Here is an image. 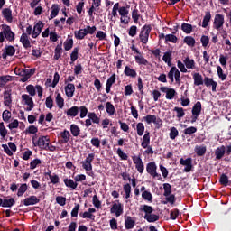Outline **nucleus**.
<instances>
[{"mask_svg": "<svg viewBox=\"0 0 231 231\" xmlns=\"http://www.w3.org/2000/svg\"><path fill=\"white\" fill-rule=\"evenodd\" d=\"M0 44H3L5 41H8V42H15V33L12 31V27L6 23H3L0 25Z\"/></svg>", "mask_w": 231, "mask_h": 231, "instance_id": "1", "label": "nucleus"}, {"mask_svg": "<svg viewBox=\"0 0 231 231\" xmlns=\"http://www.w3.org/2000/svg\"><path fill=\"white\" fill-rule=\"evenodd\" d=\"M42 28H44V23L42 21H39L33 27L32 37V39H37L38 35H41V32H42Z\"/></svg>", "mask_w": 231, "mask_h": 231, "instance_id": "13", "label": "nucleus"}, {"mask_svg": "<svg viewBox=\"0 0 231 231\" xmlns=\"http://www.w3.org/2000/svg\"><path fill=\"white\" fill-rule=\"evenodd\" d=\"M152 31V27L151 24H145L142 27L139 39L143 44H147L149 42V35L151 34V32Z\"/></svg>", "mask_w": 231, "mask_h": 231, "instance_id": "3", "label": "nucleus"}, {"mask_svg": "<svg viewBox=\"0 0 231 231\" xmlns=\"http://www.w3.org/2000/svg\"><path fill=\"white\" fill-rule=\"evenodd\" d=\"M2 118L4 122H10V118H12V113L9 110H5L2 114Z\"/></svg>", "mask_w": 231, "mask_h": 231, "instance_id": "61", "label": "nucleus"}, {"mask_svg": "<svg viewBox=\"0 0 231 231\" xmlns=\"http://www.w3.org/2000/svg\"><path fill=\"white\" fill-rule=\"evenodd\" d=\"M63 181L66 187H68L69 189H72L73 190H75V189L79 187V183H77V181H74L71 179H64Z\"/></svg>", "mask_w": 231, "mask_h": 231, "instance_id": "33", "label": "nucleus"}, {"mask_svg": "<svg viewBox=\"0 0 231 231\" xmlns=\"http://www.w3.org/2000/svg\"><path fill=\"white\" fill-rule=\"evenodd\" d=\"M143 217L144 219H146L148 223H156V221L160 220V215H156L152 213H150V215H144Z\"/></svg>", "mask_w": 231, "mask_h": 231, "instance_id": "28", "label": "nucleus"}, {"mask_svg": "<svg viewBox=\"0 0 231 231\" xmlns=\"http://www.w3.org/2000/svg\"><path fill=\"white\" fill-rule=\"evenodd\" d=\"M4 106L12 107V92L10 90H5L4 92Z\"/></svg>", "mask_w": 231, "mask_h": 231, "instance_id": "17", "label": "nucleus"}, {"mask_svg": "<svg viewBox=\"0 0 231 231\" xmlns=\"http://www.w3.org/2000/svg\"><path fill=\"white\" fill-rule=\"evenodd\" d=\"M142 122H146L148 125L154 124L155 125H158V127H162V125H163V121L155 115H147L146 116H143Z\"/></svg>", "mask_w": 231, "mask_h": 231, "instance_id": "5", "label": "nucleus"}, {"mask_svg": "<svg viewBox=\"0 0 231 231\" xmlns=\"http://www.w3.org/2000/svg\"><path fill=\"white\" fill-rule=\"evenodd\" d=\"M65 95L68 98H72L75 95V85L73 83H68L65 87Z\"/></svg>", "mask_w": 231, "mask_h": 231, "instance_id": "18", "label": "nucleus"}, {"mask_svg": "<svg viewBox=\"0 0 231 231\" xmlns=\"http://www.w3.org/2000/svg\"><path fill=\"white\" fill-rule=\"evenodd\" d=\"M184 64L187 69H196V61L189 57L185 58Z\"/></svg>", "mask_w": 231, "mask_h": 231, "instance_id": "27", "label": "nucleus"}, {"mask_svg": "<svg viewBox=\"0 0 231 231\" xmlns=\"http://www.w3.org/2000/svg\"><path fill=\"white\" fill-rule=\"evenodd\" d=\"M39 133V128L35 125H30L26 130H25V134H37Z\"/></svg>", "mask_w": 231, "mask_h": 231, "instance_id": "53", "label": "nucleus"}, {"mask_svg": "<svg viewBox=\"0 0 231 231\" xmlns=\"http://www.w3.org/2000/svg\"><path fill=\"white\" fill-rule=\"evenodd\" d=\"M70 133L72 136L77 137L79 136V134H80V128L79 127V125L73 124L70 125Z\"/></svg>", "mask_w": 231, "mask_h": 231, "instance_id": "44", "label": "nucleus"}, {"mask_svg": "<svg viewBox=\"0 0 231 231\" xmlns=\"http://www.w3.org/2000/svg\"><path fill=\"white\" fill-rule=\"evenodd\" d=\"M217 73L218 75V79H220V80L225 81L226 80V74L223 72V68H221V66H217Z\"/></svg>", "mask_w": 231, "mask_h": 231, "instance_id": "50", "label": "nucleus"}, {"mask_svg": "<svg viewBox=\"0 0 231 231\" xmlns=\"http://www.w3.org/2000/svg\"><path fill=\"white\" fill-rule=\"evenodd\" d=\"M7 82H12V76L6 75L0 77V88H5Z\"/></svg>", "mask_w": 231, "mask_h": 231, "instance_id": "40", "label": "nucleus"}, {"mask_svg": "<svg viewBox=\"0 0 231 231\" xmlns=\"http://www.w3.org/2000/svg\"><path fill=\"white\" fill-rule=\"evenodd\" d=\"M129 5H127L126 7L122 6L119 8V15L121 17H127V15H129Z\"/></svg>", "mask_w": 231, "mask_h": 231, "instance_id": "57", "label": "nucleus"}, {"mask_svg": "<svg viewBox=\"0 0 231 231\" xmlns=\"http://www.w3.org/2000/svg\"><path fill=\"white\" fill-rule=\"evenodd\" d=\"M179 163L180 165H183L185 167L183 172H190V171H192V158H180Z\"/></svg>", "mask_w": 231, "mask_h": 231, "instance_id": "8", "label": "nucleus"}, {"mask_svg": "<svg viewBox=\"0 0 231 231\" xmlns=\"http://www.w3.org/2000/svg\"><path fill=\"white\" fill-rule=\"evenodd\" d=\"M135 222L133 220L131 217H127V218L125 220V227L126 230H131L134 228Z\"/></svg>", "mask_w": 231, "mask_h": 231, "instance_id": "36", "label": "nucleus"}, {"mask_svg": "<svg viewBox=\"0 0 231 231\" xmlns=\"http://www.w3.org/2000/svg\"><path fill=\"white\" fill-rule=\"evenodd\" d=\"M195 152L197 156H205V154L207 153V146L195 147Z\"/></svg>", "mask_w": 231, "mask_h": 231, "instance_id": "42", "label": "nucleus"}, {"mask_svg": "<svg viewBox=\"0 0 231 231\" xmlns=\"http://www.w3.org/2000/svg\"><path fill=\"white\" fill-rule=\"evenodd\" d=\"M79 216L83 219H91L92 221H95V215L90 214L89 211H85L84 213H80Z\"/></svg>", "mask_w": 231, "mask_h": 231, "instance_id": "58", "label": "nucleus"}, {"mask_svg": "<svg viewBox=\"0 0 231 231\" xmlns=\"http://www.w3.org/2000/svg\"><path fill=\"white\" fill-rule=\"evenodd\" d=\"M26 190H28V184L27 183L22 184L18 189V192H17L18 198L24 196V192H26Z\"/></svg>", "mask_w": 231, "mask_h": 231, "instance_id": "47", "label": "nucleus"}, {"mask_svg": "<svg viewBox=\"0 0 231 231\" xmlns=\"http://www.w3.org/2000/svg\"><path fill=\"white\" fill-rule=\"evenodd\" d=\"M132 160L139 174H143V171H145V165L143 164V161H142V153H139L138 156H133Z\"/></svg>", "mask_w": 231, "mask_h": 231, "instance_id": "6", "label": "nucleus"}, {"mask_svg": "<svg viewBox=\"0 0 231 231\" xmlns=\"http://www.w3.org/2000/svg\"><path fill=\"white\" fill-rule=\"evenodd\" d=\"M228 176L223 173L219 179L220 185H223L224 187H228Z\"/></svg>", "mask_w": 231, "mask_h": 231, "instance_id": "59", "label": "nucleus"}, {"mask_svg": "<svg viewBox=\"0 0 231 231\" xmlns=\"http://www.w3.org/2000/svg\"><path fill=\"white\" fill-rule=\"evenodd\" d=\"M143 199H145L146 201H149L150 203H152V194L150 191H143L142 193Z\"/></svg>", "mask_w": 231, "mask_h": 231, "instance_id": "56", "label": "nucleus"}, {"mask_svg": "<svg viewBox=\"0 0 231 231\" xmlns=\"http://www.w3.org/2000/svg\"><path fill=\"white\" fill-rule=\"evenodd\" d=\"M4 51L6 52V55H8V57H14V55H15V47H14L13 45H6L4 49Z\"/></svg>", "mask_w": 231, "mask_h": 231, "instance_id": "41", "label": "nucleus"}, {"mask_svg": "<svg viewBox=\"0 0 231 231\" xmlns=\"http://www.w3.org/2000/svg\"><path fill=\"white\" fill-rule=\"evenodd\" d=\"M183 43L189 46V48H194V46H196V39H194L192 36H186L183 39Z\"/></svg>", "mask_w": 231, "mask_h": 231, "instance_id": "32", "label": "nucleus"}, {"mask_svg": "<svg viewBox=\"0 0 231 231\" xmlns=\"http://www.w3.org/2000/svg\"><path fill=\"white\" fill-rule=\"evenodd\" d=\"M132 19L135 24H138L140 19V14H138V9L136 7L132 11Z\"/></svg>", "mask_w": 231, "mask_h": 231, "instance_id": "52", "label": "nucleus"}, {"mask_svg": "<svg viewBox=\"0 0 231 231\" xmlns=\"http://www.w3.org/2000/svg\"><path fill=\"white\" fill-rule=\"evenodd\" d=\"M61 139L59 140V143L60 144H64V143H68V142H69V138L71 136V134H69V131L68 130H64L63 132H61L60 134Z\"/></svg>", "mask_w": 231, "mask_h": 231, "instance_id": "20", "label": "nucleus"}, {"mask_svg": "<svg viewBox=\"0 0 231 231\" xmlns=\"http://www.w3.org/2000/svg\"><path fill=\"white\" fill-rule=\"evenodd\" d=\"M224 24H225V15L220 14H216L214 23H213V28H215V30H217V32H219V30L223 28Z\"/></svg>", "mask_w": 231, "mask_h": 231, "instance_id": "7", "label": "nucleus"}, {"mask_svg": "<svg viewBox=\"0 0 231 231\" xmlns=\"http://www.w3.org/2000/svg\"><path fill=\"white\" fill-rule=\"evenodd\" d=\"M158 166L156 165V162H152L147 163L146 165V172L152 176V178H154L155 180H158V181H162V174L158 173Z\"/></svg>", "mask_w": 231, "mask_h": 231, "instance_id": "2", "label": "nucleus"}, {"mask_svg": "<svg viewBox=\"0 0 231 231\" xmlns=\"http://www.w3.org/2000/svg\"><path fill=\"white\" fill-rule=\"evenodd\" d=\"M195 133H198V128L196 126H190L186 129H184V134H194Z\"/></svg>", "mask_w": 231, "mask_h": 231, "instance_id": "64", "label": "nucleus"}, {"mask_svg": "<svg viewBox=\"0 0 231 231\" xmlns=\"http://www.w3.org/2000/svg\"><path fill=\"white\" fill-rule=\"evenodd\" d=\"M165 42H172L173 44H176V42H178V37L174 34H167L165 36Z\"/></svg>", "mask_w": 231, "mask_h": 231, "instance_id": "55", "label": "nucleus"}, {"mask_svg": "<svg viewBox=\"0 0 231 231\" xmlns=\"http://www.w3.org/2000/svg\"><path fill=\"white\" fill-rule=\"evenodd\" d=\"M80 51V48L75 47L70 53V64H74V62L79 59V52Z\"/></svg>", "mask_w": 231, "mask_h": 231, "instance_id": "34", "label": "nucleus"}, {"mask_svg": "<svg viewBox=\"0 0 231 231\" xmlns=\"http://www.w3.org/2000/svg\"><path fill=\"white\" fill-rule=\"evenodd\" d=\"M181 30L184 33L190 34L192 33V24L183 23L181 24Z\"/></svg>", "mask_w": 231, "mask_h": 231, "instance_id": "45", "label": "nucleus"}, {"mask_svg": "<svg viewBox=\"0 0 231 231\" xmlns=\"http://www.w3.org/2000/svg\"><path fill=\"white\" fill-rule=\"evenodd\" d=\"M20 42L23 44L25 50L28 48H32V43L30 42V39L28 38V34L26 32H23L20 37Z\"/></svg>", "mask_w": 231, "mask_h": 231, "instance_id": "15", "label": "nucleus"}, {"mask_svg": "<svg viewBox=\"0 0 231 231\" xmlns=\"http://www.w3.org/2000/svg\"><path fill=\"white\" fill-rule=\"evenodd\" d=\"M178 68L176 67H171L169 73H168V79L171 80V84H174V77L176 75Z\"/></svg>", "mask_w": 231, "mask_h": 231, "instance_id": "48", "label": "nucleus"}, {"mask_svg": "<svg viewBox=\"0 0 231 231\" xmlns=\"http://www.w3.org/2000/svg\"><path fill=\"white\" fill-rule=\"evenodd\" d=\"M212 19V14H210V12L208 11L205 14V16L202 21V28H207L208 26V23H210V20Z\"/></svg>", "mask_w": 231, "mask_h": 231, "instance_id": "38", "label": "nucleus"}, {"mask_svg": "<svg viewBox=\"0 0 231 231\" xmlns=\"http://www.w3.org/2000/svg\"><path fill=\"white\" fill-rule=\"evenodd\" d=\"M179 134H180V132L178 131V128H176L174 126L170 128L169 136H170L171 140H176V138H178Z\"/></svg>", "mask_w": 231, "mask_h": 231, "instance_id": "43", "label": "nucleus"}, {"mask_svg": "<svg viewBox=\"0 0 231 231\" xmlns=\"http://www.w3.org/2000/svg\"><path fill=\"white\" fill-rule=\"evenodd\" d=\"M191 113L194 116L201 115V103L198 101L192 107Z\"/></svg>", "mask_w": 231, "mask_h": 231, "instance_id": "30", "label": "nucleus"}, {"mask_svg": "<svg viewBox=\"0 0 231 231\" xmlns=\"http://www.w3.org/2000/svg\"><path fill=\"white\" fill-rule=\"evenodd\" d=\"M15 203V199L14 198H10V199H2V207L4 208H12Z\"/></svg>", "mask_w": 231, "mask_h": 231, "instance_id": "21", "label": "nucleus"}, {"mask_svg": "<svg viewBox=\"0 0 231 231\" xmlns=\"http://www.w3.org/2000/svg\"><path fill=\"white\" fill-rule=\"evenodd\" d=\"M60 11V7L58 4H53L51 5V12L49 16V21H51V19H55L59 15V12Z\"/></svg>", "mask_w": 231, "mask_h": 231, "instance_id": "22", "label": "nucleus"}, {"mask_svg": "<svg viewBox=\"0 0 231 231\" xmlns=\"http://www.w3.org/2000/svg\"><path fill=\"white\" fill-rule=\"evenodd\" d=\"M135 62L139 64V66H147L148 69L152 68V64L147 60L143 56H142V53L138 56H135Z\"/></svg>", "mask_w": 231, "mask_h": 231, "instance_id": "14", "label": "nucleus"}, {"mask_svg": "<svg viewBox=\"0 0 231 231\" xmlns=\"http://www.w3.org/2000/svg\"><path fill=\"white\" fill-rule=\"evenodd\" d=\"M41 163H42L41 159H34L30 162V169L33 171V169H37V165H41Z\"/></svg>", "mask_w": 231, "mask_h": 231, "instance_id": "63", "label": "nucleus"}, {"mask_svg": "<svg viewBox=\"0 0 231 231\" xmlns=\"http://www.w3.org/2000/svg\"><path fill=\"white\" fill-rule=\"evenodd\" d=\"M173 111H176L177 118H183V116H185V110L183 107L175 106Z\"/></svg>", "mask_w": 231, "mask_h": 231, "instance_id": "60", "label": "nucleus"}, {"mask_svg": "<svg viewBox=\"0 0 231 231\" xmlns=\"http://www.w3.org/2000/svg\"><path fill=\"white\" fill-rule=\"evenodd\" d=\"M139 210L140 212H144L145 216H149L150 214H152V212H154L152 206L149 205H141Z\"/></svg>", "mask_w": 231, "mask_h": 231, "instance_id": "29", "label": "nucleus"}, {"mask_svg": "<svg viewBox=\"0 0 231 231\" xmlns=\"http://www.w3.org/2000/svg\"><path fill=\"white\" fill-rule=\"evenodd\" d=\"M32 143L34 147H39L42 151H45L48 148V143H50V137L48 135H42L35 142V136L32 137Z\"/></svg>", "mask_w": 231, "mask_h": 231, "instance_id": "4", "label": "nucleus"}, {"mask_svg": "<svg viewBox=\"0 0 231 231\" xmlns=\"http://www.w3.org/2000/svg\"><path fill=\"white\" fill-rule=\"evenodd\" d=\"M136 128L138 136H143V133H145V126L143 123H138Z\"/></svg>", "mask_w": 231, "mask_h": 231, "instance_id": "62", "label": "nucleus"}, {"mask_svg": "<svg viewBox=\"0 0 231 231\" xmlns=\"http://www.w3.org/2000/svg\"><path fill=\"white\" fill-rule=\"evenodd\" d=\"M55 100L59 109H62V107H64V98L62 97L60 93L57 94Z\"/></svg>", "mask_w": 231, "mask_h": 231, "instance_id": "46", "label": "nucleus"}, {"mask_svg": "<svg viewBox=\"0 0 231 231\" xmlns=\"http://www.w3.org/2000/svg\"><path fill=\"white\" fill-rule=\"evenodd\" d=\"M194 86H203L205 79L199 72L193 73Z\"/></svg>", "mask_w": 231, "mask_h": 231, "instance_id": "24", "label": "nucleus"}, {"mask_svg": "<svg viewBox=\"0 0 231 231\" xmlns=\"http://www.w3.org/2000/svg\"><path fill=\"white\" fill-rule=\"evenodd\" d=\"M106 111L110 116H113V115H115V112L116 111V108H115V106L111 102H106Z\"/></svg>", "mask_w": 231, "mask_h": 231, "instance_id": "39", "label": "nucleus"}, {"mask_svg": "<svg viewBox=\"0 0 231 231\" xmlns=\"http://www.w3.org/2000/svg\"><path fill=\"white\" fill-rule=\"evenodd\" d=\"M124 73L126 77H131L132 79H136V70L131 69L129 66H125Z\"/></svg>", "mask_w": 231, "mask_h": 231, "instance_id": "31", "label": "nucleus"}, {"mask_svg": "<svg viewBox=\"0 0 231 231\" xmlns=\"http://www.w3.org/2000/svg\"><path fill=\"white\" fill-rule=\"evenodd\" d=\"M22 100L24 102L25 106H28V107L25 109V111H32L33 107H35V105L33 103V98L30 97L27 94L22 95Z\"/></svg>", "mask_w": 231, "mask_h": 231, "instance_id": "9", "label": "nucleus"}, {"mask_svg": "<svg viewBox=\"0 0 231 231\" xmlns=\"http://www.w3.org/2000/svg\"><path fill=\"white\" fill-rule=\"evenodd\" d=\"M67 116H71L72 118H75L79 115V106H74L67 110Z\"/></svg>", "mask_w": 231, "mask_h": 231, "instance_id": "35", "label": "nucleus"}, {"mask_svg": "<svg viewBox=\"0 0 231 231\" xmlns=\"http://www.w3.org/2000/svg\"><path fill=\"white\" fill-rule=\"evenodd\" d=\"M204 84L207 88L212 87V91H216V88H217V82L214 81L212 78L205 77Z\"/></svg>", "mask_w": 231, "mask_h": 231, "instance_id": "23", "label": "nucleus"}, {"mask_svg": "<svg viewBox=\"0 0 231 231\" xmlns=\"http://www.w3.org/2000/svg\"><path fill=\"white\" fill-rule=\"evenodd\" d=\"M110 212L111 214H116V217H119V216L124 214V206H122V203H115L112 205Z\"/></svg>", "mask_w": 231, "mask_h": 231, "instance_id": "12", "label": "nucleus"}, {"mask_svg": "<svg viewBox=\"0 0 231 231\" xmlns=\"http://www.w3.org/2000/svg\"><path fill=\"white\" fill-rule=\"evenodd\" d=\"M163 189H164L163 196H165V198H167L168 196H171V194H172V186H171V184L164 183Z\"/></svg>", "mask_w": 231, "mask_h": 231, "instance_id": "49", "label": "nucleus"}, {"mask_svg": "<svg viewBox=\"0 0 231 231\" xmlns=\"http://www.w3.org/2000/svg\"><path fill=\"white\" fill-rule=\"evenodd\" d=\"M150 143H151V134L149 132H146L143 137V142L141 143V145L143 149H147Z\"/></svg>", "mask_w": 231, "mask_h": 231, "instance_id": "26", "label": "nucleus"}, {"mask_svg": "<svg viewBox=\"0 0 231 231\" xmlns=\"http://www.w3.org/2000/svg\"><path fill=\"white\" fill-rule=\"evenodd\" d=\"M64 50L66 51H69V50H71V48H73V39H67L64 43Z\"/></svg>", "mask_w": 231, "mask_h": 231, "instance_id": "54", "label": "nucleus"}, {"mask_svg": "<svg viewBox=\"0 0 231 231\" xmlns=\"http://www.w3.org/2000/svg\"><path fill=\"white\" fill-rule=\"evenodd\" d=\"M40 201L41 199H39L37 196L32 195L22 200L21 203L25 207H30V205H37V203H40Z\"/></svg>", "mask_w": 231, "mask_h": 231, "instance_id": "11", "label": "nucleus"}, {"mask_svg": "<svg viewBox=\"0 0 231 231\" xmlns=\"http://www.w3.org/2000/svg\"><path fill=\"white\" fill-rule=\"evenodd\" d=\"M2 15L7 23H13L14 22V16L12 15V9L10 8H4L2 10Z\"/></svg>", "mask_w": 231, "mask_h": 231, "instance_id": "16", "label": "nucleus"}, {"mask_svg": "<svg viewBox=\"0 0 231 231\" xmlns=\"http://www.w3.org/2000/svg\"><path fill=\"white\" fill-rule=\"evenodd\" d=\"M123 190L125 193V199H129L131 198V184L126 183L123 186Z\"/></svg>", "mask_w": 231, "mask_h": 231, "instance_id": "51", "label": "nucleus"}, {"mask_svg": "<svg viewBox=\"0 0 231 231\" xmlns=\"http://www.w3.org/2000/svg\"><path fill=\"white\" fill-rule=\"evenodd\" d=\"M87 32L85 29H79V31H75L74 32V37H76V39L82 41V39H84L86 37Z\"/></svg>", "mask_w": 231, "mask_h": 231, "instance_id": "37", "label": "nucleus"}, {"mask_svg": "<svg viewBox=\"0 0 231 231\" xmlns=\"http://www.w3.org/2000/svg\"><path fill=\"white\" fill-rule=\"evenodd\" d=\"M226 148L225 147V145H222L221 147L217 148V150L215 151L216 160H221V158H223V156L226 154Z\"/></svg>", "mask_w": 231, "mask_h": 231, "instance_id": "25", "label": "nucleus"}, {"mask_svg": "<svg viewBox=\"0 0 231 231\" xmlns=\"http://www.w3.org/2000/svg\"><path fill=\"white\" fill-rule=\"evenodd\" d=\"M115 82H116V74H113L106 80V93H111V88L113 87V84H115Z\"/></svg>", "mask_w": 231, "mask_h": 231, "instance_id": "19", "label": "nucleus"}, {"mask_svg": "<svg viewBox=\"0 0 231 231\" xmlns=\"http://www.w3.org/2000/svg\"><path fill=\"white\" fill-rule=\"evenodd\" d=\"M160 90L162 93H166L167 100H172L178 95V93L176 92V90L174 88H169L167 87H161Z\"/></svg>", "mask_w": 231, "mask_h": 231, "instance_id": "10", "label": "nucleus"}]
</instances>
